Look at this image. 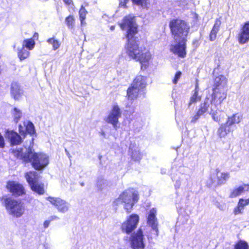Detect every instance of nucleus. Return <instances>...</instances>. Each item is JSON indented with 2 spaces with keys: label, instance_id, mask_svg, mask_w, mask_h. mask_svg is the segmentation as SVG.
Returning <instances> with one entry per match:
<instances>
[{
  "label": "nucleus",
  "instance_id": "obj_21",
  "mask_svg": "<svg viewBox=\"0 0 249 249\" xmlns=\"http://www.w3.org/2000/svg\"><path fill=\"white\" fill-rule=\"evenodd\" d=\"M157 211L155 208H152L150 210L149 213L147 216V223L153 228L157 227L156 221Z\"/></svg>",
  "mask_w": 249,
  "mask_h": 249
},
{
  "label": "nucleus",
  "instance_id": "obj_26",
  "mask_svg": "<svg viewBox=\"0 0 249 249\" xmlns=\"http://www.w3.org/2000/svg\"><path fill=\"white\" fill-rule=\"evenodd\" d=\"M129 151L131 159L135 161H139L142 158V154L137 149H133L132 147H129Z\"/></svg>",
  "mask_w": 249,
  "mask_h": 249
},
{
  "label": "nucleus",
  "instance_id": "obj_17",
  "mask_svg": "<svg viewBox=\"0 0 249 249\" xmlns=\"http://www.w3.org/2000/svg\"><path fill=\"white\" fill-rule=\"evenodd\" d=\"M6 135L10 142L11 145H18L22 142L21 136L14 130H7L6 132Z\"/></svg>",
  "mask_w": 249,
  "mask_h": 249
},
{
  "label": "nucleus",
  "instance_id": "obj_2",
  "mask_svg": "<svg viewBox=\"0 0 249 249\" xmlns=\"http://www.w3.org/2000/svg\"><path fill=\"white\" fill-rule=\"evenodd\" d=\"M169 27L173 38L177 42L170 45V52L179 58L186 57L187 36L190 30L189 24L184 20L177 18L169 21Z\"/></svg>",
  "mask_w": 249,
  "mask_h": 249
},
{
  "label": "nucleus",
  "instance_id": "obj_22",
  "mask_svg": "<svg viewBox=\"0 0 249 249\" xmlns=\"http://www.w3.org/2000/svg\"><path fill=\"white\" fill-rule=\"evenodd\" d=\"M23 92L20 86L17 83H13L11 86V94L16 100L18 99L22 95Z\"/></svg>",
  "mask_w": 249,
  "mask_h": 249
},
{
  "label": "nucleus",
  "instance_id": "obj_34",
  "mask_svg": "<svg viewBox=\"0 0 249 249\" xmlns=\"http://www.w3.org/2000/svg\"><path fill=\"white\" fill-rule=\"evenodd\" d=\"M87 13L88 12L85 7L83 5H81L79 11V18L81 25H83L85 23L84 21L86 19Z\"/></svg>",
  "mask_w": 249,
  "mask_h": 249
},
{
  "label": "nucleus",
  "instance_id": "obj_36",
  "mask_svg": "<svg viewBox=\"0 0 249 249\" xmlns=\"http://www.w3.org/2000/svg\"><path fill=\"white\" fill-rule=\"evenodd\" d=\"M47 42L53 45V49L56 50L58 49L60 46V43L58 40L55 39L54 37L48 38Z\"/></svg>",
  "mask_w": 249,
  "mask_h": 249
},
{
  "label": "nucleus",
  "instance_id": "obj_14",
  "mask_svg": "<svg viewBox=\"0 0 249 249\" xmlns=\"http://www.w3.org/2000/svg\"><path fill=\"white\" fill-rule=\"evenodd\" d=\"M209 100V98H206L203 102L200 104L198 109L192 117L191 121L192 123H195L201 116L208 111L210 106Z\"/></svg>",
  "mask_w": 249,
  "mask_h": 249
},
{
  "label": "nucleus",
  "instance_id": "obj_29",
  "mask_svg": "<svg viewBox=\"0 0 249 249\" xmlns=\"http://www.w3.org/2000/svg\"><path fill=\"white\" fill-rule=\"evenodd\" d=\"M24 126L25 127V136L27 134H29L31 135L35 133V129L33 124L31 122H23Z\"/></svg>",
  "mask_w": 249,
  "mask_h": 249
},
{
  "label": "nucleus",
  "instance_id": "obj_40",
  "mask_svg": "<svg viewBox=\"0 0 249 249\" xmlns=\"http://www.w3.org/2000/svg\"><path fill=\"white\" fill-rule=\"evenodd\" d=\"M23 125L20 124L18 126V131L19 134L23 136L24 137H25V127L24 124L23 123Z\"/></svg>",
  "mask_w": 249,
  "mask_h": 249
},
{
  "label": "nucleus",
  "instance_id": "obj_33",
  "mask_svg": "<svg viewBox=\"0 0 249 249\" xmlns=\"http://www.w3.org/2000/svg\"><path fill=\"white\" fill-rule=\"evenodd\" d=\"M249 246L247 241L239 240L234 245V249H249Z\"/></svg>",
  "mask_w": 249,
  "mask_h": 249
},
{
  "label": "nucleus",
  "instance_id": "obj_44",
  "mask_svg": "<svg viewBox=\"0 0 249 249\" xmlns=\"http://www.w3.org/2000/svg\"><path fill=\"white\" fill-rule=\"evenodd\" d=\"M129 0H123L121 2L120 4L122 5L124 7V8H127L126 4L128 2Z\"/></svg>",
  "mask_w": 249,
  "mask_h": 249
},
{
  "label": "nucleus",
  "instance_id": "obj_18",
  "mask_svg": "<svg viewBox=\"0 0 249 249\" xmlns=\"http://www.w3.org/2000/svg\"><path fill=\"white\" fill-rule=\"evenodd\" d=\"M221 25L220 18H216L209 35V39L210 41H213L216 39L217 35L220 30Z\"/></svg>",
  "mask_w": 249,
  "mask_h": 249
},
{
  "label": "nucleus",
  "instance_id": "obj_42",
  "mask_svg": "<svg viewBox=\"0 0 249 249\" xmlns=\"http://www.w3.org/2000/svg\"><path fill=\"white\" fill-rule=\"evenodd\" d=\"M5 145V141L3 136L0 133V148H3Z\"/></svg>",
  "mask_w": 249,
  "mask_h": 249
},
{
  "label": "nucleus",
  "instance_id": "obj_24",
  "mask_svg": "<svg viewBox=\"0 0 249 249\" xmlns=\"http://www.w3.org/2000/svg\"><path fill=\"white\" fill-rule=\"evenodd\" d=\"M230 132V126L225 123L219 127L217 134L219 137H225Z\"/></svg>",
  "mask_w": 249,
  "mask_h": 249
},
{
  "label": "nucleus",
  "instance_id": "obj_20",
  "mask_svg": "<svg viewBox=\"0 0 249 249\" xmlns=\"http://www.w3.org/2000/svg\"><path fill=\"white\" fill-rule=\"evenodd\" d=\"M245 192H249V184H243L233 189L230 193V197H237Z\"/></svg>",
  "mask_w": 249,
  "mask_h": 249
},
{
  "label": "nucleus",
  "instance_id": "obj_27",
  "mask_svg": "<svg viewBox=\"0 0 249 249\" xmlns=\"http://www.w3.org/2000/svg\"><path fill=\"white\" fill-rule=\"evenodd\" d=\"M65 23L69 29H73L75 26V18L73 15H70L65 19Z\"/></svg>",
  "mask_w": 249,
  "mask_h": 249
},
{
  "label": "nucleus",
  "instance_id": "obj_46",
  "mask_svg": "<svg viewBox=\"0 0 249 249\" xmlns=\"http://www.w3.org/2000/svg\"><path fill=\"white\" fill-rule=\"evenodd\" d=\"M38 33H35L34 35H33V37H35V38H38Z\"/></svg>",
  "mask_w": 249,
  "mask_h": 249
},
{
  "label": "nucleus",
  "instance_id": "obj_43",
  "mask_svg": "<svg viewBox=\"0 0 249 249\" xmlns=\"http://www.w3.org/2000/svg\"><path fill=\"white\" fill-rule=\"evenodd\" d=\"M64 3L69 6H74V3L72 0H63Z\"/></svg>",
  "mask_w": 249,
  "mask_h": 249
},
{
  "label": "nucleus",
  "instance_id": "obj_7",
  "mask_svg": "<svg viewBox=\"0 0 249 249\" xmlns=\"http://www.w3.org/2000/svg\"><path fill=\"white\" fill-rule=\"evenodd\" d=\"M139 221V215L137 214H132L122 224L121 229L123 232L127 234L130 233L136 228Z\"/></svg>",
  "mask_w": 249,
  "mask_h": 249
},
{
  "label": "nucleus",
  "instance_id": "obj_23",
  "mask_svg": "<svg viewBox=\"0 0 249 249\" xmlns=\"http://www.w3.org/2000/svg\"><path fill=\"white\" fill-rule=\"evenodd\" d=\"M242 119V115L238 113L233 114L231 117H229L226 123L229 126L239 124Z\"/></svg>",
  "mask_w": 249,
  "mask_h": 249
},
{
  "label": "nucleus",
  "instance_id": "obj_48",
  "mask_svg": "<svg viewBox=\"0 0 249 249\" xmlns=\"http://www.w3.org/2000/svg\"><path fill=\"white\" fill-rule=\"evenodd\" d=\"M114 28V26H111V29L113 30Z\"/></svg>",
  "mask_w": 249,
  "mask_h": 249
},
{
  "label": "nucleus",
  "instance_id": "obj_41",
  "mask_svg": "<svg viewBox=\"0 0 249 249\" xmlns=\"http://www.w3.org/2000/svg\"><path fill=\"white\" fill-rule=\"evenodd\" d=\"M238 202H239V203H240L242 206L245 207L246 206L249 204V198L248 199L240 198L239 199Z\"/></svg>",
  "mask_w": 249,
  "mask_h": 249
},
{
  "label": "nucleus",
  "instance_id": "obj_19",
  "mask_svg": "<svg viewBox=\"0 0 249 249\" xmlns=\"http://www.w3.org/2000/svg\"><path fill=\"white\" fill-rule=\"evenodd\" d=\"M140 91L137 87L130 84L127 89L126 97L128 100L133 101L138 97Z\"/></svg>",
  "mask_w": 249,
  "mask_h": 249
},
{
  "label": "nucleus",
  "instance_id": "obj_10",
  "mask_svg": "<svg viewBox=\"0 0 249 249\" xmlns=\"http://www.w3.org/2000/svg\"><path fill=\"white\" fill-rule=\"evenodd\" d=\"M131 247L134 249H143L144 248L143 235L141 229H139L136 233L132 234L131 238Z\"/></svg>",
  "mask_w": 249,
  "mask_h": 249
},
{
  "label": "nucleus",
  "instance_id": "obj_45",
  "mask_svg": "<svg viewBox=\"0 0 249 249\" xmlns=\"http://www.w3.org/2000/svg\"><path fill=\"white\" fill-rule=\"evenodd\" d=\"M50 223V221H49V220L45 221L44 222V228H47L49 226Z\"/></svg>",
  "mask_w": 249,
  "mask_h": 249
},
{
  "label": "nucleus",
  "instance_id": "obj_15",
  "mask_svg": "<svg viewBox=\"0 0 249 249\" xmlns=\"http://www.w3.org/2000/svg\"><path fill=\"white\" fill-rule=\"evenodd\" d=\"M227 78L223 75H219L213 79L212 89H227Z\"/></svg>",
  "mask_w": 249,
  "mask_h": 249
},
{
  "label": "nucleus",
  "instance_id": "obj_4",
  "mask_svg": "<svg viewBox=\"0 0 249 249\" xmlns=\"http://www.w3.org/2000/svg\"><path fill=\"white\" fill-rule=\"evenodd\" d=\"M0 200H3V205L9 214L16 218L21 217L25 212L24 203L20 200L10 197L2 196Z\"/></svg>",
  "mask_w": 249,
  "mask_h": 249
},
{
  "label": "nucleus",
  "instance_id": "obj_32",
  "mask_svg": "<svg viewBox=\"0 0 249 249\" xmlns=\"http://www.w3.org/2000/svg\"><path fill=\"white\" fill-rule=\"evenodd\" d=\"M230 174L229 173H221L220 177H217V184L218 185L224 184L225 182L229 179Z\"/></svg>",
  "mask_w": 249,
  "mask_h": 249
},
{
  "label": "nucleus",
  "instance_id": "obj_12",
  "mask_svg": "<svg viewBox=\"0 0 249 249\" xmlns=\"http://www.w3.org/2000/svg\"><path fill=\"white\" fill-rule=\"evenodd\" d=\"M46 200L54 206L59 212L65 213L68 210L66 202L59 197L48 196Z\"/></svg>",
  "mask_w": 249,
  "mask_h": 249
},
{
  "label": "nucleus",
  "instance_id": "obj_31",
  "mask_svg": "<svg viewBox=\"0 0 249 249\" xmlns=\"http://www.w3.org/2000/svg\"><path fill=\"white\" fill-rule=\"evenodd\" d=\"M221 111L218 110L213 111L211 109L209 114L211 115L212 118L214 121L219 123L221 120L224 118L223 117H221Z\"/></svg>",
  "mask_w": 249,
  "mask_h": 249
},
{
  "label": "nucleus",
  "instance_id": "obj_9",
  "mask_svg": "<svg viewBox=\"0 0 249 249\" xmlns=\"http://www.w3.org/2000/svg\"><path fill=\"white\" fill-rule=\"evenodd\" d=\"M121 114L122 113L118 105H114L105 121L107 123L112 124L114 128H116L119 122V119L121 117Z\"/></svg>",
  "mask_w": 249,
  "mask_h": 249
},
{
  "label": "nucleus",
  "instance_id": "obj_25",
  "mask_svg": "<svg viewBox=\"0 0 249 249\" xmlns=\"http://www.w3.org/2000/svg\"><path fill=\"white\" fill-rule=\"evenodd\" d=\"M199 87L198 84L196 83L195 85V88L193 94L191 96L189 102V105L196 102L200 100L201 97L198 96Z\"/></svg>",
  "mask_w": 249,
  "mask_h": 249
},
{
  "label": "nucleus",
  "instance_id": "obj_30",
  "mask_svg": "<svg viewBox=\"0 0 249 249\" xmlns=\"http://www.w3.org/2000/svg\"><path fill=\"white\" fill-rule=\"evenodd\" d=\"M29 50L22 46V48L18 52V56L20 60L26 59L30 55Z\"/></svg>",
  "mask_w": 249,
  "mask_h": 249
},
{
  "label": "nucleus",
  "instance_id": "obj_5",
  "mask_svg": "<svg viewBox=\"0 0 249 249\" xmlns=\"http://www.w3.org/2000/svg\"><path fill=\"white\" fill-rule=\"evenodd\" d=\"M25 178L33 192L39 195H42L44 194V184L38 182L39 176L36 172H27L25 174Z\"/></svg>",
  "mask_w": 249,
  "mask_h": 249
},
{
  "label": "nucleus",
  "instance_id": "obj_13",
  "mask_svg": "<svg viewBox=\"0 0 249 249\" xmlns=\"http://www.w3.org/2000/svg\"><path fill=\"white\" fill-rule=\"evenodd\" d=\"M6 188L13 195L20 196L25 194V191L23 185L19 183H15L13 181L7 182Z\"/></svg>",
  "mask_w": 249,
  "mask_h": 249
},
{
  "label": "nucleus",
  "instance_id": "obj_28",
  "mask_svg": "<svg viewBox=\"0 0 249 249\" xmlns=\"http://www.w3.org/2000/svg\"><path fill=\"white\" fill-rule=\"evenodd\" d=\"M35 42L33 38L25 39L23 41L22 46L28 50H32L35 47Z\"/></svg>",
  "mask_w": 249,
  "mask_h": 249
},
{
  "label": "nucleus",
  "instance_id": "obj_49",
  "mask_svg": "<svg viewBox=\"0 0 249 249\" xmlns=\"http://www.w3.org/2000/svg\"><path fill=\"white\" fill-rule=\"evenodd\" d=\"M219 172V170H216V172L218 173Z\"/></svg>",
  "mask_w": 249,
  "mask_h": 249
},
{
  "label": "nucleus",
  "instance_id": "obj_11",
  "mask_svg": "<svg viewBox=\"0 0 249 249\" xmlns=\"http://www.w3.org/2000/svg\"><path fill=\"white\" fill-rule=\"evenodd\" d=\"M237 40L240 44H244L249 41V21L245 22L241 26L237 35Z\"/></svg>",
  "mask_w": 249,
  "mask_h": 249
},
{
  "label": "nucleus",
  "instance_id": "obj_35",
  "mask_svg": "<svg viewBox=\"0 0 249 249\" xmlns=\"http://www.w3.org/2000/svg\"><path fill=\"white\" fill-rule=\"evenodd\" d=\"M12 114L15 122L17 123L21 117L22 113L21 110L15 107L13 108Z\"/></svg>",
  "mask_w": 249,
  "mask_h": 249
},
{
  "label": "nucleus",
  "instance_id": "obj_38",
  "mask_svg": "<svg viewBox=\"0 0 249 249\" xmlns=\"http://www.w3.org/2000/svg\"><path fill=\"white\" fill-rule=\"evenodd\" d=\"M244 207L238 202L237 206L234 208L233 213L235 215L241 214L243 213Z\"/></svg>",
  "mask_w": 249,
  "mask_h": 249
},
{
  "label": "nucleus",
  "instance_id": "obj_37",
  "mask_svg": "<svg viewBox=\"0 0 249 249\" xmlns=\"http://www.w3.org/2000/svg\"><path fill=\"white\" fill-rule=\"evenodd\" d=\"M133 4L147 8L146 7L149 4V0H131Z\"/></svg>",
  "mask_w": 249,
  "mask_h": 249
},
{
  "label": "nucleus",
  "instance_id": "obj_47",
  "mask_svg": "<svg viewBox=\"0 0 249 249\" xmlns=\"http://www.w3.org/2000/svg\"><path fill=\"white\" fill-rule=\"evenodd\" d=\"M72 8V10L73 11H75V7H71Z\"/></svg>",
  "mask_w": 249,
  "mask_h": 249
},
{
  "label": "nucleus",
  "instance_id": "obj_39",
  "mask_svg": "<svg viewBox=\"0 0 249 249\" xmlns=\"http://www.w3.org/2000/svg\"><path fill=\"white\" fill-rule=\"evenodd\" d=\"M182 74V73L180 71H178L176 72V73L175 74L174 77L172 80V82L174 84H176L179 78L181 77V75Z\"/></svg>",
  "mask_w": 249,
  "mask_h": 249
},
{
  "label": "nucleus",
  "instance_id": "obj_6",
  "mask_svg": "<svg viewBox=\"0 0 249 249\" xmlns=\"http://www.w3.org/2000/svg\"><path fill=\"white\" fill-rule=\"evenodd\" d=\"M138 199L139 196L137 194L133 193L130 194L126 191H124L120 194L117 201H120L125 204L124 208L126 213H129L131 212L134 203L138 201Z\"/></svg>",
  "mask_w": 249,
  "mask_h": 249
},
{
  "label": "nucleus",
  "instance_id": "obj_1",
  "mask_svg": "<svg viewBox=\"0 0 249 249\" xmlns=\"http://www.w3.org/2000/svg\"><path fill=\"white\" fill-rule=\"evenodd\" d=\"M121 29L124 30L127 28L125 36L127 42L125 47V52L130 59L139 62L141 70L146 69L150 64L152 55L149 50L145 47H141L137 43V37L135 35L138 32V26L133 18L128 16L124 17L121 23H119Z\"/></svg>",
  "mask_w": 249,
  "mask_h": 249
},
{
  "label": "nucleus",
  "instance_id": "obj_8",
  "mask_svg": "<svg viewBox=\"0 0 249 249\" xmlns=\"http://www.w3.org/2000/svg\"><path fill=\"white\" fill-rule=\"evenodd\" d=\"M211 104L217 107L221 105L227 96V89H212Z\"/></svg>",
  "mask_w": 249,
  "mask_h": 249
},
{
  "label": "nucleus",
  "instance_id": "obj_3",
  "mask_svg": "<svg viewBox=\"0 0 249 249\" xmlns=\"http://www.w3.org/2000/svg\"><path fill=\"white\" fill-rule=\"evenodd\" d=\"M11 153L23 163H31L33 168L36 170H41L49 164V158L46 154L35 152L30 147L25 153L23 152L22 148L13 149Z\"/></svg>",
  "mask_w": 249,
  "mask_h": 249
},
{
  "label": "nucleus",
  "instance_id": "obj_16",
  "mask_svg": "<svg viewBox=\"0 0 249 249\" xmlns=\"http://www.w3.org/2000/svg\"><path fill=\"white\" fill-rule=\"evenodd\" d=\"M141 91H143L147 85V77L141 75H137L131 83Z\"/></svg>",
  "mask_w": 249,
  "mask_h": 249
}]
</instances>
